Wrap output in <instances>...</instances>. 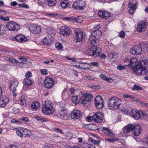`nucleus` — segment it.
Wrapping results in <instances>:
<instances>
[{
    "mask_svg": "<svg viewBox=\"0 0 148 148\" xmlns=\"http://www.w3.org/2000/svg\"><path fill=\"white\" fill-rule=\"evenodd\" d=\"M134 129V134L135 136H138L140 135L141 132V129L140 126L138 125H136Z\"/></svg>",
    "mask_w": 148,
    "mask_h": 148,
    "instance_id": "obj_26",
    "label": "nucleus"
},
{
    "mask_svg": "<svg viewBox=\"0 0 148 148\" xmlns=\"http://www.w3.org/2000/svg\"><path fill=\"white\" fill-rule=\"evenodd\" d=\"M121 103L120 99L116 97H113L109 99L108 105L111 109H116L119 107Z\"/></svg>",
    "mask_w": 148,
    "mask_h": 148,
    "instance_id": "obj_3",
    "label": "nucleus"
},
{
    "mask_svg": "<svg viewBox=\"0 0 148 148\" xmlns=\"http://www.w3.org/2000/svg\"><path fill=\"white\" fill-rule=\"evenodd\" d=\"M86 5L85 1L81 0H78L74 2L72 5L73 8L78 10H82Z\"/></svg>",
    "mask_w": 148,
    "mask_h": 148,
    "instance_id": "obj_10",
    "label": "nucleus"
},
{
    "mask_svg": "<svg viewBox=\"0 0 148 148\" xmlns=\"http://www.w3.org/2000/svg\"><path fill=\"white\" fill-rule=\"evenodd\" d=\"M24 84L25 86L31 85L33 83V81L31 78H26L24 79Z\"/></svg>",
    "mask_w": 148,
    "mask_h": 148,
    "instance_id": "obj_29",
    "label": "nucleus"
},
{
    "mask_svg": "<svg viewBox=\"0 0 148 148\" xmlns=\"http://www.w3.org/2000/svg\"><path fill=\"white\" fill-rule=\"evenodd\" d=\"M82 147L83 148H96L94 145H90L86 143H84L82 145Z\"/></svg>",
    "mask_w": 148,
    "mask_h": 148,
    "instance_id": "obj_32",
    "label": "nucleus"
},
{
    "mask_svg": "<svg viewBox=\"0 0 148 148\" xmlns=\"http://www.w3.org/2000/svg\"><path fill=\"white\" fill-rule=\"evenodd\" d=\"M101 51L100 48L96 47H91L87 51V54L89 56H93L96 57L99 56Z\"/></svg>",
    "mask_w": 148,
    "mask_h": 148,
    "instance_id": "obj_5",
    "label": "nucleus"
},
{
    "mask_svg": "<svg viewBox=\"0 0 148 148\" xmlns=\"http://www.w3.org/2000/svg\"><path fill=\"white\" fill-rule=\"evenodd\" d=\"M93 120L99 123L101 122L103 120V115L100 112H97L93 115Z\"/></svg>",
    "mask_w": 148,
    "mask_h": 148,
    "instance_id": "obj_16",
    "label": "nucleus"
},
{
    "mask_svg": "<svg viewBox=\"0 0 148 148\" xmlns=\"http://www.w3.org/2000/svg\"><path fill=\"white\" fill-rule=\"evenodd\" d=\"M93 116H88L86 118V120L87 121L89 122H90L92 121V120H93Z\"/></svg>",
    "mask_w": 148,
    "mask_h": 148,
    "instance_id": "obj_50",
    "label": "nucleus"
},
{
    "mask_svg": "<svg viewBox=\"0 0 148 148\" xmlns=\"http://www.w3.org/2000/svg\"><path fill=\"white\" fill-rule=\"evenodd\" d=\"M21 120L25 122H27L28 121V119L27 117L23 118L21 119Z\"/></svg>",
    "mask_w": 148,
    "mask_h": 148,
    "instance_id": "obj_62",
    "label": "nucleus"
},
{
    "mask_svg": "<svg viewBox=\"0 0 148 148\" xmlns=\"http://www.w3.org/2000/svg\"><path fill=\"white\" fill-rule=\"evenodd\" d=\"M19 6L22 7L24 8H29V6L25 3L19 4Z\"/></svg>",
    "mask_w": 148,
    "mask_h": 148,
    "instance_id": "obj_54",
    "label": "nucleus"
},
{
    "mask_svg": "<svg viewBox=\"0 0 148 148\" xmlns=\"http://www.w3.org/2000/svg\"><path fill=\"white\" fill-rule=\"evenodd\" d=\"M88 127L89 128L92 130H95V128L97 127V126L95 124H90L89 125Z\"/></svg>",
    "mask_w": 148,
    "mask_h": 148,
    "instance_id": "obj_43",
    "label": "nucleus"
},
{
    "mask_svg": "<svg viewBox=\"0 0 148 148\" xmlns=\"http://www.w3.org/2000/svg\"><path fill=\"white\" fill-rule=\"evenodd\" d=\"M25 76L26 78H30V77H32V73L28 71L26 74Z\"/></svg>",
    "mask_w": 148,
    "mask_h": 148,
    "instance_id": "obj_45",
    "label": "nucleus"
},
{
    "mask_svg": "<svg viewBox=\"0 0 148 148\" xmlns=\"http://www.w3.org/2000/svg\"><path fill=\"white\" fill-rule=\"evenodd\" d=\"M76 66L83 69H88L90 68V65L88 63H84L81 62H78Z\"/></svg>",
    "mask_w": 148,
    "mask_h": 148,
    "instance_id": "obj_20",
    "label": "nucleus"
},
{
    "mask_svg": "<svg viewBox=\"0 0 148 148\" xmlns=\"http://www.w3.org/2000/svg\"><path fill=\"white\" fill-rule=\"evenodd\" d=\"M145 62L143 61L137 62V59L136 58H132L130 60V63L128 66L131 67L133 71L138 75L142 74L143 71L145 73H148V69L145 67Z\"/></svg>",
    "mask_w": 148,
    "mask_h": 148,
    "instance_id": "obj_1",
    "label": "nucleus"
},
{
    "mask_svg": "<svg viewBox=\"0 0 148 148\" xmlns=\"http://www.w3.org/2000/svg\"><path fill=\"white\" fill-rule=\"evenodd\" d=\"M23 131L22 132L23 133V135L24 134L25 136H30V131L27 130L26 128H22Z\"/></svg>",
    "mask_w": 148,
    "mask_h": 148,
    "instance_id": "obj_36",
    "label": "nucleus"
},
{
    "mask_svg": "<svg viewBox=\"0 0 148 148\" xmlns=\"http://www.w3.org/2000/svg\"><path fill=\"white\" fill-rule=\"evenodd\" d=\"M103 11H99L98 12V14L99 15L100 17H101L102 16H103Z\"/></svg>",
    "mask_w": 148,
    "mask_h": 148,
    "instance_id": "obj_63",
    "label": "nucleus"
},
{
    "mask_svg": "<svg viewBox=\"0 0 148 148\" xmlns=\"http://www.w3.org/2000/svg\"><path fill=\"white\" fill-rule=\"evenodd\" d=\"M18 81L15 80H12L10 83V88L11 92L13 94V95L16 96L18 92H15L16 91V89L18 85Z\"/></svg>",
    "mask_w": 148,
    "mask_h": 148,
    "instance_id": "obj_9",
    "label": "nucleus"
},
{
    "mask_svg": "<svg viewBox=\"0 0 148 148\" xmlns=\"http://www.w3.org/2000/svg\"><path fill=\"white\" fill-rule=\"evenodd\" d=\"M40 71L42 75H46L47 74V70L46 69H41Z\"/></svg>",
    "mask_w": 148,
    "mask_h": 148,
    "instance_id": "obj_48",
    "label": "nucleus"
},
{
    "mask_svg": "<svg viewBox=\"0 0 148 148\" xmlns=\"http://www.w3.org/2000/svg\"><path fill=\"white\" fill-rule=\"evenodd\" d=\"M102 130L106 134L110 137H113L114 136L113 133L110 130L109 128L103 127L101 128Z\"/></svg>",
    "mask_w": 148,
    "mask_h": 148,
    "instance_id": "obj_24",
    "label": "nucleus"
},
{
    "mask_svg": "<svg viewBox=\"0 0 148 148\" xmlns=\"http://www.w3.org/2000/svg\"><path fill=\"white\" fill-rule=\"evenodd\" d=\"M116 54V53L115 52H111L109 54V56L111 57L112 58H113Z\"/></svg>",
    "mask_w": 148,
    "mask_h": 148,
    "instance_id": "obj_52",
    "label": "nucleus"
},
{
    "mask_svg": "<svg viewBox=\"0 0 148 148\" xmlns=\"http://www.w3.org/2000/svg\"><path fill=\"white\" fill-rule=\"evenodd\" d=\"M82 115L81 112L79 110H77L72 112L71 114V118L74 120H76L79 118Z\"/></svg>",
    "mask_w": 148,
    "mask_h": 148,
    "instance_id": "obj_19",
    "label": "nucleus"
},
{
    "mask_svg": "<svg viewBox=\"0 0 148 148\" xmlns=\"http://www.w3.org/2000/svg\"><path fill=\"white\" fill-rule=\"evenodd\" d=\"M146 25L145 21L139 22L137 26V30L138 32H143L145 31Z\"/></svg>",
    "mask_w": 148,
    "mask_h": 148,
    "instance_id": "obj_18",
    "label": "nucleus"
},
{
    "mask_svg": "<svg viewBox=\"0 0 148 148\" xmlns=\"http://www.w3.org/2000/svg\"><path fill=\"white\" fill-rule=\"evenodd\" d=\"M18 58L19 60L23 61H26L27 60V59L22 57H19Z\"/></svg>",
    "mask_w": 148,
    "mask_h": 148,
    "instance_id": "obj_58",
    "label": "nucleus"
},
{
    "mask_svg": "<svg viewBox=\"0 0 148 148\" xmlns=\"http://www.w3.org/2000/svg\"><path fill=\"white\" fill-rule=\"evenodd\" d=\"M69 1L68 0H64L61 2L60 5L63 8H65L69 5Z\"/></svg>",
    "mask_w": 148,
    "mask_h": 148,
    "instance_id": "obj_27",
    "label": "nucleus"
},
{
    "mask_svg": "<svg viewBox=\"0 0 148 148\" xmlns=\"http://www.w3.org/2000/svg\"><path fill=\"white\" fill-rule=\"evenodd\" d=\"M54 130L58 132H61L62 134H63V132H62V130L59 128H55Z\"/></svg>",
    "mask_w": 148,
    "mask_h": 148,
    "instance_id": "obj_59",
    "label": "nucleus"
},
{
    "mask_svg": "<svg viewBox=\"0 0 148 148\" xmlns=\"http://www.w3.org/2000/svg\"><path fill=\"white\" fill-rule=\"evenodd\" d=\"M118 140V139L117 138H114V139H107L106 140V141H109L111 143H113L115 141H117Z\"/></svg>",
    "mask_w": 148,
    "mask_h": 148,
    "instance_id": "obj_46",
    "label": "nucleus"
},
{
    "mask_svg": "<svg viewBox=\"0 0 148 148\" xmlns=\"http://www.w3.org/2000/svg\"><path fill=\"white\" fill-rule=\"evenodd\" d=\"M42 111L46 114L49 115L52 114L54 111L51 104L49 101H47L42 108Z\"/></svg>",
    "mask_w": 148,
    "mask_h": 148,
    "instance_id": "obj_4",
    "label": "nucleus"
},
{
    "mask_svg": "<svg viewBox=\"0 0 148 148\" xmlns=\"http://www.w3.org/2000/svg\"><path fill=\"white\" fill-rule=\"evenodd\" d=\"M44 84L46 88L50 89L53 86L54 82L52 78L47 77L45 80Z\"/></svg>",
    "mask_w": 148,
    "mask_h": 148,
    "instance_id": "obj_13",
    "label": "nucleus"
},
{
    "mask_svg": "<svg viewBox=\"0 0 148 148\" xmlns=\"http://www.w3.org/2000/svg\"><path fill=\"white\" fill-rule=\"evenodd\" d=\"M76 42H78L82 41L84 36L83 33L79 29L77 28L75 31Z\"/></svg>",
    "mask_w": 148,
    "mask_h": 148,
    "instance_id": "obj_12",
    "label": "nucleus"
},
{
    "mask_svg": "<svg viewBox=\"0 0 148 148\" xmlns=\"http://www.w3.org/2000/svg\"><path fill=\"white\" fill-rule=\"evenodd\" d=\"M90 65L93 66H98L99 65V64L97 62H90Z\"/></svg>",
    "mask_w": 148,
    "mask_h": 148,
    "instance_id": "obj_44",
    "label": "nucleus"
},
{
    "mask_svg": "<svg viewBox=\"0 0 148 148\" xmlns=\"http://www.w3.org/2000/svg\"><path fill=\"white\" fill-rule=\"evenodd\" d=\"M110 14L107 12L103 11V16H101V18L104 19H106L109 17L110 16Z\"/></svg>",
    "mask_w": 148,
    "mask_h": 148,
    "instance_id": "obj_38",
    "label": "nucleus"
},
{
    "mask_svg": "<svg viewBox=\"0 0 148 148\" xmlns=\"http://www.w3.org/2000/svg\"><path fill=\"white\" fill-rule=\"evenodd\" d=\"M100 77L102 79L106 80V79H107V77L106 75H104L102 74H100Z\"/></svg>",
    "mask_w": 148,
    "mask_h": 148,
    "instance_id": "obj_53",
    "label": "nucleus"
},
{
    "mask_svg": "<svg viewBox=\"0 0 148 148\" xmlns=\"http://www.w3.org/2000/svg\"><path fill=\"white\" fill-rule=\"evenodd\" d=\"M125 36V33L124 32L121 31L119 34V36L121 37H124Z\"/></svg>",
    "mask_w": 148,
    "mask_h": 148,
    "instance_id": "obj_49",
    "label": "nucleus"
},
{
    "mask_svg": "<svg viewBox=\"0 0 148 148\" xmlns=\"http://www.w3.org/2000/svg\"><path fill=\"white\" fill-rule=\"evenodd\" d=\"M35 26H31L29 27V29L31 31V32H32L34 33V30L35 29Z\"/></svg>",
    "mask_w": 148,
    "mask_h": 148,
    "instance_id": "obj_55",
    "label": "nucleus"
},
{
    "mask_svg": "<svg viewBox=\"0 0 148 148\" xmlns=\"http://www.w3.org/2000/svg\"><path fill=\"white\" fill-rule=\"evenodd\" d=\"M83 18L81 16H79L75 18V21H76L77 23H81L83 21Z\"/></svg>",
    "mask_w": 148,
    "mask_h": 148,
    "instance_id": "obj_42",
    "label": "nucleus"
},
{
    "mask_svg": "<svg viewBox=\"0 0 148 148\" xmlns=\"http://www.w3.org/2000/svg\"><path fill=\"white\" fill-rule=\"evenodd\" d=\"M100 141L99 140H96L95 139H94V140L93 142V143L95 144V145H99V142Z\"/></svg>",
    "mask_w": 148,
    "mask_h": 148,
    "instance_id": "obj_57",
    "label": "nucleus"
},
{
    "mask_svg": "<svg viewBox=\"0 0 148 148\" xmlns=\"http://www.w3.org/2000/svg\"><path fill=\"white\" fill-rule=\"evenodd\" d=\"M35 29L34 30V34H38L40 32L41 28L39 26H36Z\"/></svg>",
    "mask_w": 148,
    "mask_h": 148,
    "instance_id": "obj_40",
    "label": "nucleus"
},
{
    "mask_svg": "<svg viewBox=\"0 0 148 148\" xmlns=\"http://www.w3.org/2000/svg\"><path fill=\"white\" fill-rule=\"evenodd\" d=\"M53 39V38L52 36L50 35L47 36L43 39V43L45 45H49L52 42Z\"/></svg>",
    "mask_w": 148,
    "mask_h": 148,
    "instance_id": "obj_22",
    "label": "nucleus"
},
{
    "mask_svg": "<svg viewBox=\"0 0 148 148\" xmlns=\"http://www.w3.org/2000/svg\"><path fill=\"white\" fill-rule=\"evenodd\" d=\"M132 89L134 90H142L143 89V88L138 85L137 84H135L132 88Z\"/></svg>",
    "mask_w": 148,
    "mask_h": 148,
    "instance_id": "obj_35",
    "label": "nucleus"
},
{
    "mask_svg": "<svg viewBox=\"0 0 148 148\" xmlns=\"http://www.w3.org/2000/svg\"><path fill=\"white\" fill-rule=\"evenodd\" d=\"M47 15L50 17H53L57 16V14H49Z\"/></svg>",
    "mask_w": 148,
    "mask_h": 148,
    "instance_id": "obj_60",
    "label": "nucleus"
},
{
    "mask_svg": "<svg viewBox=\"0 0 148 148\" xmlns=\"http://www.w3.org/2000/svg\"><path fill=\"white\" fill-rule=\"evenodd\" d=\"M48 4L49 6H53L56 3V0H47Z\"/></svg>",
    "mask_w": 148,
    "mask_h": 148,
    "instance_id": "obj_37",
    "label": "nucleus"
},
{
    "mask_svg": "<svg viewBox=\"0 0 148 148\" xmlns=\"http://www.w3.org/2000/svg\"><path fill=\"white\" fill-rule=\"evenodd\" d=\"M95 103L97 108L98 109L100 110L103 108V101L101 96H98L96 97Z\"/></svg>",
    "mask_w": 148,
    "mask_h": 148,
    "instance_id": "obj_11",
    "label": "nucleus"
},
{
    "mask_svg": "<svg viewBox=\"0 0 148 148\" xmlns=\"http://www.w3.org/2000/svg\"><path fill=\"white\" fill-rule=\"evenodd\" d=\"M42 148H53L51 146H49L47 145H45L43 146Z\"/></svg>",
    "mask_w": 148,
    "mask_h": 148,
    "instance_id": "obj_64",
    "label": "nucleus"
},
{
    "mask_svg": "<svg viewBox=\"0 0 148 148\" xmlns=\"http://www.w3.org/2000/svg\"><path fill=\"white\" fill-rule=\"evenodd\" d=\"M93 97L91 94L87 93H85L82 95L80 98L81 103L83 105H85L87 103L93 99Z\"/></svg>",
    "mask_w": 148,
    "mask_h": 148,
    "instance_id": "obj_8",
    "label": "nucleus"
},
{
    "mask_svg": "<svg viewBox=\"0 0 148 148\" xmlns=\"http://www.w3.org/2000/svg\"><path fill=\"white\" fill-rule=\"evenodd\" d=\"M40 106L39 103L37 101H35L32 103L31 107L32 109L36 110L38 109Z\"/></svg>",
    "mask_w": 148,
    "mask_h": 148,
    "instance_id": "obj_30",
    "label": "nucleus"
},
{
    "mask_svg": "<svg viewBox=\"0 0 148 148\" xmlns=\"http://www.w3.org/2000/svg\"><path fill=\"white\" fill-rule=\"evenodd\" d=\"M118 69L120 70H121L124 69V67L122 65L120 64L118 65L117 66Z\"/></svg>",
    "mask_w": 148,
    "mask_h": 148,
    "instance_id": "obj_56",
    "label": "nucleus"
},
{
    "mask_svg": "<svg viewBox=\"0 0 148 148\" xmlns=\"http://www.w3.org/2000/svg\"><path fill=\"white\" fill-rule=\"evenodd\" d=\"M12 40H16L18 42H22L25 41L27 40V38L23 35L19 34L13 37Z\"/></svg>",
    "mask_w": 148,
    "mask_h": 148,
    "instance_id": "obj_17",
    "label": "nucleus"
},
{
    "mask_svg": "<svg viewBox=\"0 0 148 148\" xmlns=\"http://www.w3.org/2000/svg\"><path fill=\"white\" fill-rule=\"evenodd\" d=\"M1 52L2 53H3L5 55H8L9 54V52L7 50H1Z\"/></svg>",
    "mask_w": 148,
    "mask_h": 148,
    "instance_id": "obj_51",
    "label": "nucleus"
},
{
    "mask_svg": "<svg viewBox=\"0 0 148 148\" xmlns=\"http://www.w3.org/2000/svg\"><path fill=\"white\" fill-rule=\"evenodd\" d=\"M137 3H136L133 4L130 3H129L128 4V10L130 13L132 14L134 12L136 7Z\"/></svg>",
    "mask_w": 148,
    "mask_h": 148,
    "instance_id": "obj_23",
    "label": "nucleus"
},
{
    "mask_svg": "<svg viewBox=\"0 0 148 148\" xmlns=\"http://www.w3.org/2000/svg\"><path fill=\"white\" fill-rule=\"evenodd\" d=\"M130 115L136 120L140 119L143 116L146 115V114L142 111H139L136 110H132L130 112Z\"/></svg>",
    "mask_w": 148,
    "mask_h": 148,
    "instance_id": "obj_7",
    "label": "nucleus"
},
{
    "mask_svg": "<svg viewBox=\"0 0 148 148\" xmlns=\"http://www.w3.org/2000/svg\"><path fill=\"white\" fill-rule=\"evenodd\" d=\"M142 51V49L140 45H136L130 49V52L133 54L137 55L140 54Z\"/></svg>",
    "mask_w": 148,
    "mask_h": 148,
    "instance_id": "obj_15",
    "label": "nucleus"
},
{
    "mask_svg": "<svg viewBox=\"0 0 148 148\" xmlns=\"http://www.w3.org/2000/svg\"><path fill=\"white\" fill-rule=\"evenodd\" d=\"M19 101L20 103L22 106L25 105L27 103L26 99L23 97H21Z\"/></svg>",
    "mask_w": 148,
    "mask_h": 148,
    "instance_id": "obj_33",
    "label": "nucleus"
},
{
    "mask_svg": "<svg viewBox=\"0 0 148 148\" xmlns=\"http://www.w3.org/2000/svg\"><path fill=\"white\" fill-rule=\"evenodd\" d=\"M55 47L58 50H61L63 48L62 44L59 42H57L55 45Z\"/></svg>",
    "mask_w": 148,
    "mask_h": 148,
    "instance_id": "obj_39",
    "label": "nucleus"
},
{
    "mask_svg": "<svg viewBox=\"0 0 148 148\" xmlns=\"http://www.w3.org/2000/svg\"><path fill=\"white\" fill-rule=\"evenodd\" d=\"M102 33L98 30H93L88 39L92 47H96L99 44V39L101 36Z\"/></svg>",
    "mask_w": 148,
    "mask_h": 148,
    "instance_id": "obj_2",
    "label": "nucleus"
},
{
    "mask_svg": "<svg viewBox=\"0 0 148 148\" xmlns=\"http://www.w3.org/2000/svg\"><path fill=\"white\" fill-rule=\"evenodd\" d=\"M9 61L11 62L12 63H19V62H18V60L12 58H10Z\"/></svg>",
    "mask_w": 148,
    "mask_h": 148,
    "instance_id": "obj_47",
    "label": "nucleus"
},
{
    "mask_svg": "<svg viewBox=\"0 0 148 148\" xmlns=\"http://www.w3.org/2000/svg\"><path fill=\"white\" fill-rule=\"evenodd\" d=\"M66 109L64 107L62 108L59 112V115L60 118H64L66 117Z\"/></svg>",
    "mask_w": 148,
    "mask_h": 148,
    "instance_id": "obj_25",
    "label": "nucleus"
},
{
    "mask_svg": "<svg viewBox=\"0 0 148 148\" xmlns=\"http://www.w3.org/2000/svg\"><path fill=\"white\" fill-rule=\"evenodd\" d=\"M136 125L132 124H128L125 126L123 129V132L125 133H127L130 132L133 130Z\"/></svg>",
    "mask_w": 148,
    "mask_h": 148,
    "instance_id": "obj_21",
    "label": "nucleus"
},
{
    "mask_svg": "<svg viewBox=\"0 0 148 148\" xmlns=\"http://www.w3.org/2000/svg\"><path fill=\"white\" fill-rule=\"evenodd\" d=\"M6 27L9 31L13 32L18 31L20 28L18 24L14 21H11L7 22Z\"/></svg>",
    "mask_w": 148,
    "mask_h": 148,
    "instance_id": "obj_6",
    "label": "nucleus"
},
{
    "mask_svg": "<svg viewBox=\"0 0 148 148\" xmlns=\"http://www.w3.org/2000/svg\"><path fill=\"white\" fill-rule=\"evenodd\" d=\"M9 100L7 98H1L0 99V104L4 107L8 103Z\"/></svg>",
    "mask_w": 148,
    "mask_h": 148,
    "instance_id": "obj_28",
    "label": "nucleus"
},
{
    "mask_svg": "<svg viewBox=\"0 0 148 148\" xmlns=\"http://www.w3.org/2000/svg\"><path fill=\"white\" fill-rule=\"evenodd\" d=\"M53 28H49L46 30V32L47 33L50 35H51L53 33Z\"/></svg>",
    "mask_w": 148,
    "mask_h": 148,
    "instance_id": "obj_41",
    "label": "nucleus"
},
{
    "mask_svg": "<svg viewBox=\"0 0 148 148\" xmlns=\"http://www.w3.org/2000/svg\"><path fill=\"white\" fill-rule=\"evenodd\" d=\"M78 98V95L73 97L71 99L73 103L75 105L78 103L79 101Z\"/></svg>",
    "mask_w": 148,
    "mask_h": 148,
    "instance_id": "obj_31",
    "label": "nucleus"
},
{
    "mask_svg": "<svg viewBox=\"0 0 148 148\" xmlns=\"http://www.w3.org/2000/svg\"><path fill=\"white\" fill-rule=\"evenodd\" d=\"M45 2V0H38V3L39 4L41 5L44 3Z\"/></svg>",
    "mask_w": 148,
    "mask_h": 148,
    "instance_id": "obj_61",
    "label": "nucleus"
},
{
    "mask_svg": "<svg viewBox=\"0 0 148 148\" xmlns=\"http://www.w3.org/2000/svg\"><path fill=\"white\" fill-rule=\"evenodd\" d=\"M71 31L69 27L67 26H62L60 29V34L64 36H69Z\"/></svg>",
    "mask_w": 148,
    "mask_h": 148,
    "instance_id": "obj_14",
    "label": "nucleus"
},
{
    "mask_svg": "<svg viewBox=\"0 0 148 148\" xmlns=\"http://www.w3.org/2000/svg\"><path fill=\"white\" fill-rule=\"evenodd\" d=\"M22 128H20L17 130L16 133L17 135L20 137H22L23 136V133L22 132Z\"/></svg>",
    "mask_w": 148,
    "mask_h": 148,
    "instance_id": "obj_34",
    "label": "nucleus"
}]
</instances>
